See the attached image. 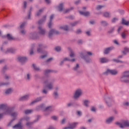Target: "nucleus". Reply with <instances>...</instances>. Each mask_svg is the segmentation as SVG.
<instances>
[{
  "mask_svg": "<svg viewBox=\"0 0 129 129\" xmlns=\"http://www.w3.org/2000/svg\"><path fill=\"white\" fill-rule=\"evenodd\" d=\"M41 81L43 84L46 85V87L48 90H52L54 88V82L55 79L49 77H42Z\"/></svg>",
  "mask_w": 129,
  "mask_h": 129,
  "instance_id": "f257e3e1",
  "label": "nucleus"
},
{
  "mask_svg": "<svg viewBox=\"0 0 129 129\" xmlns=\"http://www.w3.org/2000/svg\"><path fill=\"white\" fill-rule=\"evenodd\" d=\"M79 54H80V57H81L82 59H83L84 60H85L86 63H90L92 62V60L89 56H92V52L90 51H86V52L82 51L79 53Z\"/></svg>",
  "mask_w": 129,
  "mask_h": 129,
  "instance_id": "f03ea898",
  "label": "nucleus"
},
{
  "mask_svg": "<svg viewBox=\"0 0 129 129\" xmlns=\"http://www.w3.org/2000/svg\"><path fill=\"white\" fill-rule=\"evenodd\" d=\"M46 18H47V16L45 15L43 16L42 19L40 20L38 22V24L39 26L38 27V32L39 34H41V35H45L46 33V30L41 26L42 24H44V23H45V21H46Z\"/></svg>",
  "mask_w": 129,
  "mask_h": 129,
  "instance_id": "7ed1b4c3",
  "label": "nucleus"
},
{
  "mask_svg": "<svg viewBox=\"0 0 129 129\" xmlns=\"http://www.w3.org/2000/svg\"><path fill=\"white\" fill-rule=\"evenodd\" d=\"M83 94V91L81 89H77L74 92L73 96L74 99H78Z\"/></svg>",
  "mask_w": 129,
  "mask_h": 129,
  "instance_id": "20e7f679",
  "label": "nucleus"
},
{
  "mask_svg": "<svg viewBox=\"0 0 129 129\" xmlns=\"http://www.w3.org/2000/svg\"><path fill=\"white\" fill-rule=\"evenodd\" d=\"M118 72L115 70L107 69L105 72L103 73L104 75H108L111 74V75H117Z\"/></svg>",
  "mask_w": 129,
  "mask_h": 129,
  "instance_id": "39448f33",
  "label": "nucleus"
},
{
  "mask_svg": "<svg viewBox=\"0 0 129 129\" xmlns=\"http://www.w3.org/2000/svg\"><path fill=\"white\" fill-rule=\"evenodd\" d=\"M115 124L118 125L120 128H123L124 126H127L129 127V121H125L123 122V124L119 122H116Z\"/></svg>",
  "mask_w": 129,
  "mask_h": 129,
  "instance_id": "423d86ee",
  "label": "nucleus"
},
{
  "mask_svg": "<svg viewBox=\"0 0 129 129\" xmlns=\"http://www.w3.org/2000/svg\"><path fill=\"white\" fill-rule=\"evenodd\" d=\"M53 35H60V32L55 29H51L48 32V38H52Z\"/></svg>",
  "mask_w": 129,
  "mask_h": 129,
  "instance_id": "0eeeda50",
  "label": "nucleus"
},
{
  "mask_svg": "<svg viewBox=\"0 0 129 129\" xmlns=\"http://www.w3.org/2000/svg\"><path fill=\"white\" fill-rule=\"evenodd\" d=\"M79 68H80V66L78 63H77L76 66L73 68V70L76 72L77 75L82 74V71L79 70Z\"/></svg>",
  "mask_w": 129,
  "mask_h": 129,
  "instance_id": "6e6552de",
  "label": "nucleus"
},
{
  "mask_svg": "<svg viewBox=\"0 0 129 129\" xmlns=\"http://www.w3.org/2000/svg\"><path fill=\"white\" fill-rule=\"evenodd\" d=\"M105 101L108 107H110L112 105V103H113L112 97H107L105 98Z\"/></svg>",
  "mask_w": 129,
  "mask_h": 129,
  "instance_id": "1a4fd4ad",
  "label": "nucleus"
},
{
  "mask_svg": "<svg viewBox=\"0 0 129 129\" xmlns=\"http://www.w3.org/2000/svg\"><path fill=\"white\" fill-rule=\"evenodd\" d=\"M18 61L21 64H25L27 61H28V58L25 56H19L17 58Z\"/></svg>",
  "mask_w": 129,
  "mask_h": 129,
  "instance_id": "9d476101",
  "label": "nucleus"
},
{
  "mask_svg": "<svg viewBox=\"0 0 129 129\" xmlns=\"http://www.w3.org/2000/svg\"><path fill=\"white\" fill-rule=\"evenodd\" d=\"M48 46L46 44H44L43 43H39L38 44V47L37 49V51L38 53H41L42 52V49H45Z\"/></svg>",
  "mask_w": 129,
  "mask_h": 129,
  "instance_id": "9b49d317",
  "label": "nucleus"
},
{
  "mask_svg": "<svg viewBox=\"0 0 129 129\" xmlns=\"http://www.w3.org/2000/svg\"><path fill=\"white\" fill-rule=\"evenodd\" d=\"M12 112H13V108L8 107L7 106V108L5 109V112L3 113L4 114H10V115H11Z\"/></svg>",
  "mask_w": 129,
  "mask_h": 129,
  "instance_id": "f8f14e48",
  "label": "nucleus"
},
{
  "mask_svg": "<svg viewBox=\"0 0 129 129\" xmlns=\"http://www.w3.org/2000/svg\"><path fill=\"white\" fill-rule=\"evenodd\" d=\"M120 81L123 83H129V77L121 76Z\"/></svg>",
  "mask_w": 129,
  "mask_h": 129,
  "instance_id": "ddd939ff",
  "label": "nucleus"
},
{
  "mask_svg": "<svg viewBox=\"0 0 129 129\" xmlns=\"http://www.w3.org/2000/svg\"><path fill=\"white\" fill-rule=\"evenodd\" d=\"M39 119H40V116L38 115L37 116V118L35 120H34L33 121H32V122H29V121L27 122V123H26L27 126H31V125H32L33 124L35 123V122H37V121H38V120H39Z\"/></svg>",
  "mask_w": 129,
  "mask_h": 129,
  "instance_id": "4468645a",
  "label": "nucleus"
},
{
  "mask_svg": "<svg viewBox=\"0 0 129 129\" xmlns=\"http://www.w3.org/2000/svg\"><path fill=\"white\" fill-rule=\"evenodd\" d=\"M54 14H52L49 17L50 21L48 24V28H49V29H51V28H52V25H53V22H52V20L54 19Z\"/></svg>",
  "mask_w": 129,
  "mask_h": 129,
  "instance_id": "2eb2a0df",
  "label": "nucleus"
},
{
  "mask_svg": "<svg viewBox=\"0 0 129 129\" xmlns=\"http://www.w3.org/2000/svg\"><path fill=\"white\" fill-rule=\"evenodd\" d=\"M54 107H53V106H49L45 108L44 111L52 112V111H54Z\"/></svg>",
  "mask_w": 129,
  "mask_h": 129,
  "instance_id": "dca6fc26",
  "label": "nucleus"
},
{
  "mask_svg": "<svg viewBox=\"0 0 129 129\" xmlns=\"http://www.w3.org/2000/svg\"><path fill=\"white\" fill-rule=\"evenodd\" d=\"M79 13L82 16H84L85 17H89V16H90V12H89V11H87V12L79 11Z\"/></svg>",
  "mask_w": 129,
  "mask_h": 129,
  "instance_id": "f3484780",
  "label": "nucleus"
},
{
  "mask_svg": "<svg viewBox=\"0 0 129 129\" xmlns=\"http://www.w3.org/2000/svg\"><path fill=\"white\" fill-rule=\"evenodd\" d=\"M42 97L37 98L35 100L30 103V105H33V104H35V103H37V102L41 101V100H42Z\"/></svg>",
  "mask_w": 129,
  "mask_h": 129,
  "instance_id": "a211bd4d",
  "label": "nucleus"
},
{
  "mask_svg": "<svg viewBox=\"0 0 129 129\" xmlns=\"http://www.w3.org/2000/svg\"><path fill=\"white\" fill-rule=\"evenodd\" d=\"M57 9L59 12H62V11H64V4L60 3L58 6L57 7Z\"/></svg>",
  "mask_w": 129,
  "mask_h": 129,
  "instance_id": "6ab92c4d",
  "label": "nucleus"
},
{
  "mask_svg": "<svg viewBox=\"0 0 129 129\" xmlns=\"http://www.w3.org/2000/svg\"><path fill=\"white\" fill-rule=\"evenodd\" d=\"M29 37L30 39H35L38 38V36L37 35V33H31L29 34Z\"/></svg>",
  "mask_w": 129,
  "mask_h": 129,
  "instance_id": "aec40b11",
  "label": "nucleus"
},
{
  "mask_svg": "<svg viewBox=\"0 0 129 129\" xmlns=\"http://www.w3.org/2000/svg\"><path fill=\"white\" fill-rule=\"evenodd\" d=\"M111 50H113V47H109L108 48H106L104 50V54L107 55L111 51Z\"/></svg>",
  "mask_w": 129,
  "mask_h": 129,
  "instance_id": "412c9836",
  "label": "nucleus"
},
{
  "mask_svg": "<svg viewBox=\"0 0 129 129\" xmlns=\"http://www.w3.org/2000/svg\"><path fill=\"white\" fill-rule=\"evenodd\" d=\"M114 120V116L110 117L106 120V123H107L108 124H109V123H111L112 122V121H113Z\"/></svg>",
  "mask_w": 129,
  "mask_h": 129,
  "instance_id": "4be33fe9",
  "label": "nucleus"
},
{
  "mask_svg": "<svg viewBox=\"0 0 129 129\" xmlns=\"http://www.w3.org/2000/svg\"><path fill=\"white\" fill-rule=\"evenodd\" d=\"M29 97H30V95H26L20 98L19 100L21 101H24V100H28L29 99Z\"/></svg>",
  "mask_w": 129,
  "mask_h": 129,
  "instance_id": "5701e85b",
  "label": "nucleus"
},
{
  "mask_svg": "<svg viewBox=\"0 0 129 129\" xmlns=\"http://www.w3.org/2000/svg\"><path fill=\"white\" fill-rule=\"evenodd\" d=\"M10 115L11 116H12V117H13V118H15V120L18 115H19V113L18 112H13L12 113H11Z\"/></svg>",
  "mask_w": 129,
  "mask_h": 129,
  "instance_id": "b1692460",
  "label": "nucleus"
},
{
  "mask_svg": "<svg viewBox=\"0 0 129 129\" xmlns=\"http://www.w3.org/2000/svg\"><path fill=\"white\" fill-rule=\"evenodd\" d=\"M78 124V122H74L70 125V129H74L77 125Z\"/></svg>",
  "mask_w": 129,
  "mask_h": 129,
  "instance_id": "393cba45",
  "label": "nucleus"
},
{
  "mask_svg": "<svg viewBox=\"0 0 129 129\" xmlns=\"http://www.w3.org/2000/svg\"><path fill=\"white\" fill-rule=\"evenodd\" d=\"M109 60L105 57H102L100 58V63H107Z\"/></svg>",
  "mask_w": 129,
  "mask_h": 129,
  "instance_id": "a878e982",
  "label": "nucleus"
},
{
  "mask_svg": "<svg viewBox=\"0 0 129 129\" xmlns=\"http://www.w3.org/2000/svg\"><path fill=\"white\" fill-rule=\"evenodd\" d=\"M13 127V128L22 129V126L21 122H19L18 123L16 124Z\"/></svg>",
  "mask_w": 129,
  "mask_h": 129,
  "instance_id": "bb28decb",
  "label": "nucleus"
},
{
  "mask_svg": "<svg viewBox=\"0 0 129 129\" xmlns=\"http://www.w3.org/2000/svg\"><path fill=\"white\" fill-rule=\"evenodd\" d=\"M6 37L9 41L15 40V38H14L13 36L11 35L10 34H8L6 36Z\"/></svg>",
  "mask_w": 129,
  "mask_h": 129,
  "instance_id": "cd10ccee",
  "label": "nucleus"
},
{
  "mask_svg": "<svg viewBox=\"0 0 129 129\" xmlns=\"http://www.w3.org/2000/svg\"><path fill=\"white\" fill-rule=\"evenodd\" d=\"M16 52V49L14 48H9L7 49L5 53L7 54L8 53H15Z\"/></svg>",
  "mask_w": 129,
  "mask_h": 129,
  "instance_id": "c85d7f7f",
  "label": "nucleus"
},
{
  "mask_svg": "<svg viewBox=\"0 0 129 129\" xmlns=\"http://www.w3.org/2000/svg\"><path fill=\"white\" fill-rule=\"evenodd\" d=\"M7 104H0V110H5L7 108Z\"/></svg>",
  "mask_w": 129,
  "mask_h": 129,
  "instance_id": "c756f323",
  "label": "nucleus"
},
{
  "mask_svg": "<svg viewBox=\"0 0 129 129\" xmlns=\"http://www.w3.org/2000/svg\"><path fill=\"white\" fill-rule=\"evenodd\" d=\"M73 10H74V7H71L70 8H69L63 11V13L64 14H67L68 13H70L71 11H73Z\"/></svg>",
  "mask_w": 129,
  "mask_h": 129,
  "instance_id": "7c9ffc66",
  "label": "nucleus"
},
{
  "mask_svg": "<svg viewBox=\"0 0 129 129\" xmlns=\"http://www.w3.org/2000/svg\"><path fill=\"white\" fill-rule=\"evenodd\" d=\"M12 92H13V89L12 88H9L8 89L6 90L5 91V94L7 95H9V94H11V93H12Z\"/></svg>",
  "mask_w": 129,
  "mask_h": 129,
  "instance_id": "2f4dec72",
  "label": "nucleus"
},
{
  "mask_svg": "<svg viewBox=\"0 0 129 129\" xmlns=\"http://www.w3.org/2000/svg\"><path fill=\"white\" fill-rule=\"evenodd\" d=\"M70 57L71 58H74L75 57V53H74V51L71 49H70Z\"/></svg>",
  "mask_w": 129,
  "mask_h": 129,
  "instance_id": "473e14b6",
  "label": "nucleus"
},
{
  "mask_svg": "<svg viewBox=\"0 0 129 129\" xmlns=\"http://www.w3.org/2000/svg\"><path fill=\"white\" fill-rule=\"evenodd\" d=\"M122 25H125V26H128L129 21H125V19H124V18H122Z\"/></svg>",
  "mask_w": 129,
  "mask_h": 129,
  "instance_id": "72a5a7b5",
  "label": "nucleus"
},
{
  "mask_svg": "<svg viewBox=\"0 0 129 129\" xmlns=\"http://www.w3.org/2000/svg\"><path fill=\"white\" fill-rule=\"evenodd\" d=\"M83 102L84 106H85L86 107H88V106H89V100H85L83 101Z\"/></svg>",
  "mask_w": 129,
  "mask_h": 129,
  "instance_id": "f704fd0d",
  "label": "nucleus"
},
{
  "mask_svg": "<svg viewBox=\"0 0 129 129\" xmlns=\"http://www.w3.org/2000/svg\"><path fill=\"white\" fill-rule=\"evenodd\" d=\"M33 10L32 7H30V10L28 11V19L31 20V15L32 14V10Z\"/></svg>",
  "mask_w": 129,
  "mask_h": 129,
  "instance_id": "c9c22d12",
  "label": "nucleus"
},
{
  "mask_svg": "<svg viewBox=\"0 0 129 129\" xmlns=\"http://www.w3.org/2000/svg\"><path fill=\"white\" fill-rule=\"evenodd\" d=\"M25 79L27 81H30V80H31V74H30V73H27L26 76L25 77Z\"/></svg>",
  "mask_w": 129,
  "mask_h": 129,
  "instance_id": "e433bc0d",
  "label": "nucleus"
},
{
  "mask_svg": "<svg viewBox=\"0 0 129 129\" xmlns=\"http://www.w3.org/2000/svg\"><path fill=\"white\" fill-rule=\"evenodd\" d=\"M103 16L105 18H110V13H109V12H104L103 14Z\"/></svg>",
  "mask_w": 129,
  "mask_h": 129,
  "instance_id": "4c0bfd02",
  "label": "nucleus"
},
{
  "mask_svg": "<svg viewBox=\"0 0 129 129\" xmlns=\"http://www.w3.org/2000/svg\"><path fill=\"white\" fill-rule=\"evenodd\" d=\"M129 52V48L127 47H124V50H123L122 51V53L124 54V55H126V53H128Z\"/></svg>",
  "mask_w": 129,
  "mask_h": 129,
  "instance_id": "58836bf2",
  "label": "nucleus"
},
{
  "mask_svg": "<svg viewBox=\"0 0 129 129\" xmlns=\"http://www.w3.org/2000/svg\"><path fill=\"white\" fill-rule=\"evenodd\" d=\"M44 11V8H42L40 10H39L37 13H36V16L37 17H39V16H41V14L43 13Z\"/></svg>",
  "mask_w": 129,
  "mask_h": 129,
  "instance_id": "ea45409f",
  "label": "nucleus"
},
{
  "mask_svg": "<svg viewBox=\"0 0 129 129\" xmlns=\"http://www.w3.org/2000/svg\"><path fill=\"white\" fill-rule=\"evenodd\" d=\"M122 76L124 77H129V71L124 72L122 73Z\"/></svg>",
  "mask_w": 129,
  "mask_h": 129,
  "instance_id": "a19ab883",
  "label": "nucleus"
},
{
  "mask_svg": "<svg viewBox=\"0 0 129 129\" xmlns=\"http://www.w3.org/2000/svg\"><path fill=\"white\" fill-rule=\"evenodd\" d=\"M63 60H64V61H70V62H75V58L70 59L68 57H65L63 59Z\"/></svg>",
  "mask_w": 129,
  "mask_h": 129,
  "instance_id": "79ce46f5",
  "label": "nucleus"
},
{
  "mask_svg": "<svg viewBox=\"0 0 129 129\" xmlns=\"http://www.w3.org/2000/svg\"><path fill=\"white\" fill-rule=\"evenodd\" d=\"M60 29H62V30H64V31H68L69 30V27L68 25H64L63 26H60Z\"/></svg>",
  "mask_w": 129,
  "mask_h": 129,
  "instance_id": "37998d69",
  "label": "nucleus"
},
{
  "mask_svg": "<svg viewBox=\"0 0 129 129\" xmlns=\"http://www.w3.org/2000/svg\"><path fill=\"white\" fill-rule=\"evenodd\" d=\"M101 24L102 26H103L104 27H106L107 26H108V23L105 21H102L101 22Z\"/></svg>",
  "mask_w": 129,
  "mask_h": 129,
  "instance_id": "c03bdc74",
  "label": "nucleus"
},
{
  "mask_svg": "<svg viewBox=\"0 0 129 129\" xmlns=\"http://www.w3.org/2000/svg\"><path fill=\"white\" fill-rule=\"evenodd\" d=\"M104 7H105L104 5H98L96 7V10H97V11H99V10H101V9H102V8H104Z\"/></svg>",
  "mask_w": 129,
  "mask_h": 129,
  "instance_id": "a18cd8bd",
  "label": "nucleus"
},
{
  "mask_svg": "<svg viewBox=\"0 0 129 129\" xmlns=\"http://www.w3.org/2000/svg\"><path fill=\"white\" fill-rule=\"evenodd\" d=\"M78 24H79V21H76L73 23H70V25H71L72 27H75V26H77Z\"/></svg>",
  "mask_w": 129,
  "mask_h": 129,
  "instance_id": "49530a36",
  "label": "nucleus"
},
{
  "mask_svg": "<svg viewBox=\"0 0 129 129\" xmlns=\"http://www.w3.org/2000/svg\"><path fill=\"white\" fill-rule=\"evenodd\" d=\"M50 72H55L54 71H52L51 70H46L44 72L45 75H47V74H49Z\"/></svg>",
  "mask_w": 129,
  "mask_h": 129,
  "instance_id": "de8ad7c7",
  "label": "nucleus"
},
{
  "mask_svg": "<svg viewBox=\"0 0 129 129\" xmlns=\"http://www.w3.org/2000/svg\"><path fill=\"white\" fill-rule=\"evenodd\" d=\"M53 96H54V98L57 99L59 96V94L57 91H54L53 92Z\"/></svg>",
  "mask_w": 129,
  "mask_h": 129,
  "instance_id": "09e8293b",
  "label": "nucleus"
},
{
  "mask_svg": "<svg viewBox=\"0 0 129 129\" xmlns=\"http://www.w3.org/2000/svg\"><path fill=\"white\" fill-rule=\"evenodd\" d=\"M35 47V44L32 45V47L30 51V55H33L34 54V47Z\"/></svg>",
  "mask_w": 129,
  "mask_h": 129,
  "instance_id": "8fccbe9b",
  "label": "nucleus"
},
{
  "mask_svg": "<svg viewBox=\"0 0 129 129\" xmlns=\"http://www.w3.org/2000/svg\"><path fill=\"white\" fill-rule=\"evenodd\" d=\"M32 66H33L34 69L36 70V71H40V68L39 67H37V66H36L35 64H33Z\"/></svg>",
  "mask_w": 129,
  "mask_h": 129,
  "instance_id": "3c124183",
  "label": "nucleus"
},
{
  "mask_svg": "<svg viewBox=\"0 0 129 129\" xmlns=\"http://www.w3.org/2000/svg\"><path fill=\"white\" fill-rule=\"evenodd\" d=\"M32 110H26L24 111V113L25 114H29L30 113H32Z\"/></svg>",
  "mask_w": 129,
  "mask_h": 129,
  "instance_id": "603ef678",
  "label": "nucleus"
},
{
  "mask_svg": "<svg viewBox=\"0 0 129 129\" xmlns=\"http://www.w3.org/2000/svg\"><path fill=\"white\" fill-rule=\"evenodd\" d=\"M38 107L39 109H43L45 111V105L44 104H41Z\"/></svg>",
  "mask_w": 129,
  "mask_h": 129,
  "instance_id": "864d4df0",
  "label": "nucleus"
},
{
  "mask_svg": "<svg viewBox=\"0 0 129 129\" xmlns=\"http://www.w3.org/2000/svg\"><path fill=\"white\" fill-rule=\"evenodd\" d=\"M9 84H10V82H7V83L0 82V87L1 86H4L5 85H9Z\"/></svg>",
  "mask_w": 129,
  "mask_h": 129,
  "instance_id": "5fc2aeb1",
  "label": "nucleus"
},
{
  "mask_svg": "<svg viewBox=\"0 0 129 129\" xmlns=\"http://www.w3.org/2000/svg\"><path fill=\"white\" fill-rule=\"evenodd\" d=\"M20 33L21 35H26V33H27V31L25 29H22L20 30Z\"/></svg>",
  "mask_w": 129,
  "mask_h": 129,
  "instance_id": "6e6d98bb",
  "label": "nucleus"
},
{
  "mask_svg": "<svg viewBox=\"0 0 129 129\" xmlns=\"http://www.w3.org/2000/svg\"><path fill=\"white\" fill-rule=\"evenodd\" d=\"M8 70V67L7 66H5L2 70V73H5V71H7Z\"/></svg>",
  "mask_w": 129,
  "mask_h": 129,
  "instance_id": "4d7b16f0",
  "label": "nucleus"
},
{
  "mask_svg": "<svg viewBox=\"0 0 129 129\" xmlns=\"http://www.w3.org/2000/svg\"><path fill=\"white\" fill-rule=\"evenodd\" d=\"M112 61H113V62H116V63H119V62L120 63H123V61L119 60L117 59H113Z\"/></svg>",
  "mask_w": 129,
  "mask_h": 129,
  "instance_id": "13d9d810",
  "label": "nucleus"
},
{
  "mask_svg": "<svg viewBox=\"0 0 129 129\" xmlns=\"http://www.w3.org/2000/svg\"><path fill=\"white\" fill-rule=\"evenodd\" d=\"M113 31H114V28H112L108 31L107 33L112 34V33H113Z\"/></svg>",
  "mask_w": 129,
  "mask_h": 129,
  "instance_id": "bf43d9fd",
  "label": "nucleus"
},
{
  "mask_svg": "<svg viewBox=\"0 0 129 129\" xmlns=\"http://www.w3.org/2000/svg\"><path fill=\"white\" fill-rule=\"evenodd\" d=\"M55 51H56V52H60V51H61V47H60V46H56L55 48Z\"/></svg>",
  "mask_w": 129,
  "mask_h": 129,
  "instance_id": "052dcab7",
  "label": "nucleus"
},
{
  "mask_svg": "<svg viewBox=\"0 0 129 129\" xmlns=\"http://www.w3.org/2000/svg\"><path fill=\"white\" fill-rule=\"evenodd\" d=\"M121 36L122 39H125V38H126V34L124 32H122Z\"/></svg>",
  "mask_w": 129,
  "mask_h": 129,
  "instance_id": "680f3d73",
  "label": "nucleus"
},
{
  "mask_svg": "<svg viewBox=\"0 0 129 129\" xmlns=\"http://www.w3.org/2000/svg\"><path fill=\"white\" fill-rule=\"evenodd\" d=\"M14 121H15V118H13V119L11 120V121L8 123V126H11L13 122H14Z\"/></svg>",
  "mask_w": 129,
  "mask_h": 129,
  "instance_id": "e2e57ef3",
  "label": "nucleus"
},
{
  "mask_svg": "<svg viewBox=\"0 0 129 129\" xmlns=\"http://www.w3.org/2000/svg\"><path fill=\"white\" fill-rule=\"evenodd\" d=\"M42 93H43V94H47V93H48V90L46 89H43Z\"/></svg>",
  "mask_w": 129,
  "mask_h": 129,
  "instance_id": "0e129e2a",
  "label": "nucleus"
},
{
  "mask_svg": "<svg viewBox=\"0 0 129 129\" xmlns=\"http://www.w3.org/2000/svg\"><path fill=\"white\" fill-rule=\"evenodd\" d=\"M81 33H82V31L81 30V29H78L76 31V34H77L78 35H79V34H81Z\"/></svg>",
  "mask_w": 129,
  "mask_h": 129,
  "instance_id": "69168bd1",
  "label": "nucleus"
},
{
  "mask_svg": "<svg viewBox=\"0 0 129 129\" xmlns=\"http://www.w3.org/2000/svg\"><path fill=\"white\" fill-rule=\"evenodd\" d=\"M116 21H118V19L117 18H113L111 20L112 23H115V22H116Z\"/></svg>",
  "mask_w": 129,
  "mask_h": 129,
  "instance_id": "338daca9",
  "label": "nucleus"
},
{
  "mask_svg": "<svg viewBox=\"0 0 129 129\" xmlns=\"http://www.w3.org/2000/svg\"><path fill=\"white\" fill-rule=\"evenodd\" d=\"M26 24H27V23L26 22H23V23H22V24L20 25V28L23 29V28H24V27L26 26Z\"/></svg>",
  "mask_w": 129,
  "mask_h": 129,
  "instance_id": "774afa93",
  "label": "nucleus"
}]
</instances>
